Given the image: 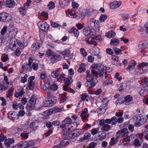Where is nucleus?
I'll list each match as a JSON object with an SVG mask.
<instances>
[{"mask_svg": "<svg viewBox=\"0 0 148 148\" xmlns=\"http://www.w3.org/2000/svg\"><path fill=\"white\" fill-rule=\"evenodd\" d=\"M142 84L143 88L139 93L141 96H145L146 94L148 93V79L147 78H145Z\"/></svg>", "mask_w": 148, "mask_h": 148, "instance_id": "obj_3", "label": "nucleus"}, {"mask_svg": "<svg viewBox=\"0 0 148 148\" xmlns=\"http://www.w3.org/2000/svg\"><path fill=\"white\" fill-rule=\"evenodd\" d=\"M8 86L5 85V84H0V91H3L8 89Z\"/></svg>", "mask_w": 148, "mask_h": 148, "instance_id": "obj_40", "label": "nucleus"}, {"mask_svg": "<svg viewBox=\"0 0 148 148\" xmlns=\"http://www.w3.org/2000/svg\"><path fill=\"white\" fill-rule=\"evenodd\" d=\"M107 18V16L105 14L101 15L99 18V21L101 22L104 21Z\"/></svg>", "mask_w": 148, "mask_h": 148, "instance_id": "obj_56", "label": "nucleus"}, {"mask_svg": "<svg viewBox=\"0 0 148 148\" xmlns=\"http://www.w3.org/2000/svg\"><path fill=\"white\" fill-rule=\"evenodd\" d=\"M92 52L95 55L98 56L100 53V49L97 47H94Z\"/></svg>", "mask_w": 148, "mask_h": 148, "instance_id": "obj_37", "label": "nucleus"}, {"mask_svg": "<svg viewBox=\"0 0 148 148\" xmlns=\"http://www.w3.org/2000/svg\"><path fill=\"white\" fill-rule=\"evenodd\" d=\"M35 84L28 83L26 89L27 90H33L34 88Z\"/></svg>", "mask_w": 148, "mask_h": 148, "instance_id": "obj_41", "label": "nucleus"}, {"mask_svg": "<svg viewBox=\"0 0 148 148\" xmlns=\"http://www.w3.org/2000/svg\"><path fill=\"white\" fill-rule=\"evenodd\" d=\"M136 64V62L134 60H132L130 64L129 65L128 67L126 69L127 70L130 71L131 69H134Z\"/></svg>", "mask_w": 148, "mask_h": 148, "instance_id": "obj_32", "label": "nucleus"}, {"mask_svg": "<svg viewBox=\"0 0 148 148\" xmlns=\"http://www.w3.org/2000/svg\"><path fill=\"white\" fill-rule=\"evenodd\" d=\"M133 121L134 123V126L138 127L145 124L147 122L146 119L141 114H136L134 116Z\"/></svg>", "mask_w": 148, "mask_h": 148, "instance_id": "obj_1", "label": "nucleus"}, {"mask_svg": "<svg viewBox=\"0 0 148 148\" xmlns=\"http://www.w3.org/2000/svg\"><path fill=\"white\" fill-rule=\"evenodd\" d=\"M94 57L91 55L89 56L88 57V61L89 62H93L94 61Z\"/></svg>", "mask_w": 148, "mask_h": 148, "instance_id": "obj_64", "label": "nucleus"}, {"mask_svg": "<svg viewBox=\"0 0 148 148\" xmlns=\"http://www.w3.org/2000/svg\"><path fill=\"white\" fill-rule=\"evenodd\" d=\"M8 29L10 35H11L12 36V38H15L14 37L17 33V29L13 27H9Z\"/></svg>", "mask_w": 148, "mask_h": 148, "instance_id": "obj_13", "label": "nucleus"}, {"mask_svg": "<svg viewBox=\"0 0 148 148\" xmlns=\"http://www.w3.org/2000/svg\"><path fill=\"white\" fill-rule=\"evenodd\" d=\"M32 69V66H29L27 64H24L22 66L21 70L20 71V73H22L23 71H25V72L31 71Z\"/></svg>", "mask_w": 148, "mask_h": 148, "instance_id": "obj_16", "label": "nucleus"}, {"mask_svg": "<svg viewBox=\"0 0 148 148\" xmlns=\"http://www.w3.org/2000/svg\"><path fill=\"white\" fill-rule=\"evenodd\" d=\"M106 52L107 53L110 55H112L114 53L113 50L110 48L107 49H106Z\"/></svg>", "mask_w": 148, "mask_h": 148, "instance_id": "obj_63", "label": "nucleus"}, {"mask_svg": "<svg viewBox=\"0 0 148 148\" xmlns=\"http://www.w3.org/2000/svg\"><path fill=\"white\" fill-rule=\"evenodd\" d=\"M35 77L34 76H31L28 80V83L35 84Z\"/></svg>", "mask_w": 148, "mask_h": 148, "instance_id": "obj_49", "label": "nucleus"}, {"mask_svg": "<svg viewBox=\"0 0 148 148\" xmlns=\"http://www.w3.org/2000/svg\"><path fill=\"white\" fill-rule=\"evenodd\" d=\"M83 32L84 35L88 38L95 35L96 34L94 28L90 29L88 28H85L84 29Z\"/></svg>", "mask_w": 148, "mask_h": 148, "instance_id": "obj_7", "label": "nucleus"}, {"mask_svg": "<svg viewBox=\"0 0 148 148\" xmlns=\"http://www.w3.org/2000/svg\"><path fill=\"white\" fill-rule=\"evenodd\" d=\"M14 142V140L12 138H8L5 140L4 144L5 145L8 147H10V145Z\"/></svg>", "mask_w": 148, "mask_h": 148, "instance_id": "obj_21", "label": "nucleus"}, {"mask_svg": "<svg viewBox=\"0 0 148 148\" xmlns=\"http://www.w3.org/2000/svg\"><path fill=\"white\" fill-rule=\"evenodd\" d=\"M111 58L114 61L112 62V63L116 65H118L119 63L118 62L119 60V57L115 55H112L111 56Z\"/></svg>", "mask_w": 148, "mask_h": 148, "instance_id": "obj_28", "label": "nucleus"}, {"mask_svg": "<svg viewBox=\"0 0 148 148\" xmlns=\"http://www.w3.org/2000/svg\"><path fill=\"white\" fill-rule=\"evenodd\" d=\"M138 47V49L139 50L141 49V52L142 53H143V48H144L143 43L141 42H139Z\"/></svg>", "mask_w": 148, "mask_h": 148, "instance_id": "obj_57", "label": "nucleus"}, {"mask_svg": "<svg viewBox=\"0 0 148 148\" xmlns=\"http://www.w3.org/2000/svg\"><path fill=\"white\" fill-rule=\"evenodd\" d=\"M18 42V41L15 38H11L9 42V48L12 51H15L17 48Z\"/></svg>", "mask_w": 148, "mask_h": 148, "instance_id": "obj_6", "label": "nucleus"}, {"mask_svg": "<svg viewBox=\"0 0 148 148\" xmlns=\"http://www.w3.org/2000/svg\"><path fill=\"white\" fill-rule=\"evenodd\" d=\"M6 139V137L3 134H1L0 135V141L3 142Z\"/></svg>", "mask_w": 148, "mask_h": 148, "instance_id": "obj_62", "label": "nucleus"}, {"mask_svg": "<svg viewBox=\"0 0 148 148\" xmlns=\"http://www.w3.org/2000/svg\"><path fill=\"white\" fill-rule=\"evenodd\" d=\"M52 111L55 113L57 112H61L62 110V108L56 107L53 108L51 110Z\"/></svg>", "mask_w": 148, "mask_h": 148, "instance_id": "obj_44", "label": "nucleus"}, {"mask_svg": "<svg viewBox=\"0 0 148 148\" xmlns=\"http://www.w3.org/2000/svg\"><path fill=\"white\" fill-rule=\"evenodd\" d=\"M27 75L25 74L23 77H21V82L23 83H25L26 82L27 80Z\"/></svg>", "mask_w": 148, "mask_h": 148, "instance_id": "obj_50", "label": "nucleus"}, {"mask_svg": "<svg viewBox=\"0 0 148 148\" xmlns=\"http://www.w3.org/2000/svg\"><path fill=\"white\" fill-rule=\"evenodd\" d=\"M91 137V134L89 133H86L84 134L83 137L81 138L80 139L81 142H83L85 140H88Z\"/></svg>", "mask_w": 148, "mask_h": 148, "instance_id": "obj_19", "label": "nucleus"}, {"mask_svg": "<svg viewBox=\"0 0 148 148\" xmlns=\"http://www.w3.org/2000/svg\"><path fill=\"white\" fill-rule=\"evenodd\" d=\"M61 53L66 60H68L71 59L73 56V53H71V51L69 49L65 50L63 51Z\"/></svg>", "mask_w": 148, "mask_h": 148, "instance_id": "obj_10", "label": "nucleus"}, {"mask_svg": "<svg viewBox=\"0 0 148 148\" xmlns=\"http://www.w3.org/2000/svg\"><path fill=\"white\" fill-rule=\"evenodd\" d=\"M119 43V41L118 38H114L111 40L110 44L112 46H116Z\"/></svg>", "mask_w": 148, "mask_h": 148, "instance_id": "obj_22", "label": "nucleus"}, {"mask_svg": "<svg viewBox=\"0 0 148 148\" xmlns=\"http://www.w3.org/2000/svg\"><path fill=\"white\" fill-rule=\"evenodd\" d=\"M72 121L70 117L66 118L62 121V124L60 125V127L61 128H65L66 134H69L70 131L73 130L71 129L73 127L72 125Z\"/></svg>", "mask_w": 148, "mask_h": 148, "instance_id": "obj_2", "label": "nucleus"}, {"mask_svg": "<svg viewBox=\"0 0 148 148\" xmlns=\"http://www.w3.org/2000/svg\"><path fill=\"white\" fill-rule=\"evenodd\" d=\"M36 103V99L32 97H31L28 104L27 105V109L29 110V111L34 109L35 107Z\"/></svg>", "mask_w": 148, "mask_h": 148, "instance_id": "obj_9", "label": "nucleus"}, {"mask_svg": "<svg viewBox=\"0 0 148 148\" xmlns=\"http://www.w3.org/2000/svg\"><path fill=\"white\" fill-rule=\"evenodd\" d=\"M72 82V79L71 77H69L68 78H66L64 80V82L65 84L69 85Z\"/></svg>", "mask_w": 148, "mask_h": 148, "instance_id": "obj_29", "label": "nucleus"}, {"mask_svg": "<svg viewBox=\"0 0 148 148\" xmlns=\"http://www.w3.org/2000/svg\"><path fill=\"white\" fill-rule=\"evenodd\" d=\"M8 116L11 118H16L18 116V113L14 111L10 112L8 113Z\"/></svg>", "mask_w": 148, "mask_h": 148, "instance_id": "obj_34", "label": "nucleus"}, {"mask_svg": "<svg viewBox=\"0 0 148 148\" xmlns=\"http://www.w3.org/2000/svg\"><path fill=\"white\" fill-rule=\"evenodd\" d=\"M3 81L4 82L3 83V84H6V85L8 86H9L10 83L9 82L8 78L7 77V76L5 75H4Z\"/></svg>", "mask_w": 148, "mask_h": 148, "instance_id": "obj_48", "label": "nucleus"}, {"mask_svg": "<svg viewBox=\"0 0 148 148\" xmlns=\"http://www.w3.org/2000/svg\"><path fill=\"white\" fill-rule=\"evenodd\" d=\"M14 90L12 89H10L8 91V94L7 95V97H10V96L12 95V93Z\"/></svg>", "mask_w": 148, "mask_h": 148, "instance_id": "obj_61", "label": "nucleus"}, {"mask_svg": "<svg viewBox=\"0 0 148 148\" xmlns=\"http://www.w3.org/2000/svg\"><path fill=\"white\" fill-rule=\"evenodd\" d=\"M121 3L122 2L121 1H114L110 3V8L112 9L116 8L120 6Z\"/></svg>", "mask_w": 148, "mask_h": 148, "instance_id": "obj_15", "label": "nucleus"}, {"mask_svg": "<svg viewBox=\"0 0 148 148\" xmlns=\"http://www.w3.org/2000/svg\"><path fill=\"white\" fill-rule=\"evenodd\" d=\"M111 123L114 125L115 124L117 123V118L116 117L114 116L112 117L110 119Z\"/></svg>", "mask_w": 148, "mask_h": 148, "instance_id": "obj_54", "label": "nucleus"}, {"mask_svg": "<svg viewBox=\"0 0 148 148\" xmlns=\"http://www.w3.org/2000/svg\"><path fill=\"white\" fill-rule=\"evenodd\" d=\"M113 49L115 53L117 55L121 54V50L118 48L116 47H113Z\"/></svg>", "mask_w": 148, "mask_h": 148, "instance_id": "obj_43", "label": "nucleus"}, {"mask_svg": "<svg viewBox=\"0 0 148 148\" xmlns=\"http://www.w3.org/2000/svg\"><path fill=\"white\" fill-rule=\"evenodd\" d=\"M104 123L107 124L111 123L110 119H107L106 120L103 119L100 121L99 123L100 125H103Z\"/></svg>", "mask_w": 148, "mask_h": 148, "instance_id": "obj_33", "label": "nucleus"}, {"mask_svg": "<svg viewBox=\"0 0 148 148\" xmlns=\"http://www.w3.org/2000/svg\"><path fill=\"white\" fill-rule=\"evenodd\" d=\"M37 24L39 28L43 31H46L49 28V25L45 22H39Z\"/></svg>", "mask_w": 148, "mask_h": 148, "instance_id": "obj_11", "label": "nucleus"}, {"mask_svg": "<svg viewBox=\"0 0 148 148\" xmlns=\"http://www.w3.org/2000/svg\"><path fill=\"white\" fill-rule=\"evenodd\" d=\"M98 137H99V139L101 141H102L106 138V134L105 133L103 132L101 134L99 135Z\"/></svg>", "mask_w": 148, "mask_h": 148, "instance_id": "obj_46", "label": "nucleus"}, {"mask_svg": "<svg viewBox=\"0 0 148 148\" xmlns=\"http://www.w3.org/2000/svg\"><path fill=\"white\" fill-rule=\"evenodd\" d=\"M8 58V56L6 54L3 55L1 57L2 61L4 62L6 61Z\"/></svg>", "mask_w": 148, "mask_h": 148, "instance_id": "obj_58", "label": "nucleus"}, {"mask_svg": "<svg viewBox=\"0 0 148 148\" xmlns=\"http://www.w3.org/2000/svg\"><path fill=\"white\" fill-rule=\"evenodd\" d=\"M129 134V132L128 130L126 128L123 129L118 131L116 133V134H119L123 137L127 136Z\"/></svg>", "mask_w": 148, "mask_h": 148, "instance_id": "obj_14", "label": "nucleus"}, {"mask_svg": "<svg viewBox=\"0 0 148 148\" xmlns=\"http://www.w3.org/2000/svg\"><path fill=\"white\" fill-rule=\"evenodd\" d=\"M49 9L51 10L54 8L55 7V4L54 2L50 1L48 5Z\"/></svg>", "mask_w": 148, "mask_h": 148, "instance_id": "obj_42", "label": "nucleus"}, {"mask_svg": "<svg viewBox=\"0 0 148 148\" xmlns=\"http://www.w3.org/2000/svg\"><path fill=\"white\" fill-rule=\"evenodd\" d=\"M20 143L19 146L20 147H31L35 145V142L33 140L29 141L28 142L25 141L23 143Z\"/></svg>", "mask_w": 148, "mask_h": 148, "instance_id": "obj_12", "label": "nucleus"}, {"mask_svg": "<svg viewBox=\"0 0 148 148\" xmlns=\"http://www.w3.org/2000/svg\"><path fill=\"white\" fill-rule=\"evenodd\" d=\"M43 106L44 107H49L50 106V102L49 101H45L43 102Z\"/></svg>", "mask_w": 148, "mask_h": 148, "instance_id": "obj_53", "label": "nucleus"}, {"mask_svg": "<svg viewBox=\"0 0 148 148\" xmlns=\"http://www.w3.org/2000/svg\"><path fill=\"white\" fill-rule=\"evenodd\" d=\"M116 35L115 32L113 31H110L106 33V36L109 38H112L114 36Z\"/></svg>", "mask_w": 148, "mask_h": 148, "instance_id": "obj_30", "label": "nucleus"}, {"mask_svg": "<svg viewBox=\"0 0 148 148\" xmlns=\"http://www.w3.org/2000/svg\"><path fill=\"white\" fill-rule=\"evenodd\" d=\"M80 52L81 54L83 56H86L87 55V53L85 49L83 48H81L80 49Z\"/></svg>", "mask_w": 148, "mask_h": 148, "instance_id": "obj_52", "label": "nucleus"}, {"mask_svg": "<svg viewBox=\"0 0 148 148\" xmlns=\"http://www.w3.org/2000/svg\"><path fill=\"white\" fill-rule=\"evenodd\" d=\"M68 32L69 33L74 34L76 37L78 36L79 34V32L78 30L74 27L72 28L71 29L69 30Z\"/></svg>", "mask_w": 148, "mask_h": 148, "instance_id": "obj_20", "label": "nucleus"}, {"mask_svg": "<svg viewBox=\"0 0 148 148\" xmlns=\"http://www.w3.org/2000/svg\"><path fill=\"white\" fill-rule=\"evenodd\" d=\"M21 51L20 49L18 48H17L16 49L14 54L15 55L18 57L21 55Z\"/></svg>", "mask_w": 148, "mask_h": 148, "instance_id": "obj_59", "label": "nucleus"}, {"mask_svg": "<svg viewBox=\"0 0 148 148\" xmlns=\"http://www.w3.org/2000/svg\"><path fill=\"white\" fill-rule=\"evenodd\" d=\"M88 75L86 77L87 81L86 82V86L89 88H92L94 86L97 82V79L95 77H89Z\"/></svg>", "mask_w": 148, "mask_h": 148, "instance_id": "obj_4", "label": "nucleus"}, {"mask_svg": "<svg viewBox=\"0 0 148 148\" xmlns=\"http://www.w3.org/2000/svg\"><path fill=\"white\" fill-rule=\"evenodd\" d=\"M27 9L25 8L24 6L23 7L19 8V10L20 14L23 16L24 15L26 14Z\"/></svg>", "mask_w": 148, "mask_h": 148, "instance_id": "obj_38", "label": "nucleus"}, {"mask_svg": "<svg viewBox=\"0 0 148 148\" xmlns=\"http://www.w3.org/2000/svg\"><path fill=\"white\" fill-rule=\"evenodd\" d=\"M58 88V86L56 84H54L51 85L50 86V87H49V89H50L53 90H57Z\"/></svg>", "mask_w": 148, "mask_h": 148, "instance_id": "obj_55", "label": "nucleus"}, {"mask_svg": "<svg viewBox=\"0 0 148 148\" xmlns=\"http://www.w3.org/2000/svg\"><path fill=\"white\" fill-rule=\"evenodd\" d=\"M24 91V89L23 88L20 89V90L18 92H15L14 96L18 98L22 96L25 93Z\"/></svg>", "mask_w": 148, "mask_h": 148, "instance_id": "obj_26", "label": "nucleus"}, {"mask_svg": "<svg viewBox=\"0 0 148 148\" xmlns=\"http://www.w3.org/2000/svg\"><path fill=\"white\" fill-rule=\"evenodd\" d=\"M105 111V108L103 109L102 107H100L98 113L99 114H103Z\"/></svg>", "mask_w": 148, "mask_h": 148, "instance_id": "obj_60", "label": "nucleus"}, {"mask_svg": "<svg viewBox=\"0 0 148 148\" xmlns=\"http://www.w3.org/2000/svg\"><path fill=\"white\" fill-rule=\"evenodd\" d=\"M12 18V17L10 15L5 12L0 14V21H9L11 20Z\"/></svg>", "mask_w": 148, "mask_h": 148, "instance_id": "obj_8", "label": "nucleus"}, {"mask_svg": "<svg viewBox=\"0 0 148 148\" xmlns=\"http://www.w3.org/2000/svg\"><path fill=\"white\" fill-rule=\"evenodd\" d=\"M86 64H82L79 68L78 70V71L79 73H81L82 71H84L86 70L85 66Z\"/></svg>", "mask_w": 148, "mask_h": 148, "instance_id": "obj_39", "label": "nucleus"}, {"mask_svg": "<svg viewBox=\"0 0 148 148\" xmlns=\"http://www.w3.org/2000/svg\"><path fill=\"white\" fill-rule=\"evenodd\" d=\"M133 145L136 147H139L141 146V143L138 138H136L134 140Z\"/></svg>", "mask_w": 148, "mask_h": 148, "instance_id": "obj_31", "label": "nucleus"}, {"mask_svg": "<svg viewBox=\"0 0 148 148\" xmlns=\"http://www.w3.org/2000/svg\"><path fill=\"white\" fill-rule=\"evenodd\" d=\"M106 67L105 66H100L98 69L99 75L100 77H103L104 73H106Z\"/></svg>", "mask_w": 148, "mask_h": 148, "instance_id": "obj_18", "label": "nucleus"}, {"mask_svg": "<svg viewBox=\"0 0 148 148\" xmlns=\"http://www.w3.org/2000/svg\"><path fill=\"white\" fill-rule=\"evenodd\" d=\"M69 143V142L67 141L63 140L60 143V145L62 147L63 146H68Z\"/></svg>", "mask_w": 148, "mask_h": 148, "instance_id": "obj_47", "label": "nucleus"}, {"mask_svg": "<svg viewBox=\"0 0 148 148\" xmlns=\"http://www.w3.org/2000/svg\"><path fill=\"white\" fill-rule=\"evenodd\" d=\"M14 3V1L13 0L6 1L5 3L6 6L8 8H10L12 7Z\"/></svg>", "mask_w": 148, "mask_h": 148, "instance_id": "obj_27", "label": "nucleus"}, {"mask_svg": "<svg viewBox=\"0 0 148 148\" xmlns=\"http://www.w3.org/2000/svg\"><path fill=\"white\" fill-rule=\"evenodd\" d=\"M40 47L39 44L38 43H34L32 45V50L35 51L39 49Z\"/></svg>", "mask_w": 148, "mask_h": 148, "instance_id": "obj_35", "label": "nucleus"}, {"mask_svg": "<svg viewBox=\"0 0 148 148\" xmlns=\"http://www.w3.org/2000/svg\"><path fill=\"white\" fill-rule=\"evenodd\" d=\"M100 125L102 126L101 129L103 131H108L110 130L111 128L110 125L106 123H104L103 125Z\"/></svg>", "mask_w": 148, "mask_h": 148, "instance_id": "obj_25", "label": "nucleus"}, {"mask_svg": "<svg viewBox=\"0 0 148 148\" xmlns=\"http://www.w3.org/2000/svg\"><path fill=\"white\" fill-rule=\"evenodd\" d=\"M60 74V72L57 70L53 71L51 73V75L52 77L56 78L58 81L59 80L58 76Z\"/></svg>", "mask_w": 148, "mask_h": 148, "instance_id": "obj_24", "label": "nucleus"}, {"mask_svg": "<svg viewBox=\"0 0 148 148\" xmlns=\"http://www.w3.org/2000/svg\"><path fill=\"white\" fill-rule=\"evenodd\" d=\"M133 99V97L132 96L130 95H128L125 98L124 103L128 105L129 103L132 101Z\"/></svg>", "mask_w": 148, "mask_h": 148, "instance_id": "obj_23", "label": "nucleus"}, {"mask_svg": "<svg viewBox=\"0 0 148 148\" xmlns=\"http://www.w3.org/2000/svg\"><path fill=\"white\" fill-rule=\"evenodd\" d=\"M148 63L143 62L140 64L137 69V72L140 74L144 73L148 71Z\"/></svg>", "mask_w": 148, "mask_h": 148, "instance_id": "obj_5", "label": "nucleus"}, {"mask_svg": "<svg viewBox=\"0 0 148 148\" xmlns=\"http://www.w3.org/2000/svg\"><path fill=\"white\" fill-rule=\"evenodd\" d=\"M90 26L92 27H98L99 26V22L98 20L94 18H91L90 24Z\"/></svg>", "mask_w": 148, "mask_h": 148, "instance_id": "obj_17", "label": "nucleus"}, {"mask_svg": "<svg viewBox=\"0 0 148 148\" xmlns=\"http://www.w3.org/2000/svg\"><path fill=\"white\" fill-rule=\"evenodd\" d=\"M49 82H47L43 86L42 89L45 91H47L49 89Z\"/></svg>", "mask_w": 148, "mask_h": 148, "instance_id": "obj_45", "label": "nucleus"}, {"mask_svg": "<svg viewBox=\"0 0 148 148\" xmlns=\"http://www.w3.org/2000/svg\"><path fill=\"white\" fill-rule=\"evenodd\" d=\"M68 13L71 16H73L74 18H75L77 16L76 14L74 12V11L73 12L72 10H69L68 12Z\"/></svg>", "mask_w": 148, "mask_h": 148, "instance_id": "obj_51", "label": "nucleus"}, {"mask_svg": "<svg viewBox=\"0 0 148 148\" xmlns=\"http://www.w3.org/2000/svg\"><path fill=\"white\" fill-rule=\"evenodd\" d=\"M66 93H65L60 95V97L61 98L60 101L62 102H64L67 100V97L66 96Z\"/></svg>", "mask_w": 148, "mask_h": 148, "instance_id": "obj_36", "label": "nucleus"}]
</instances>
